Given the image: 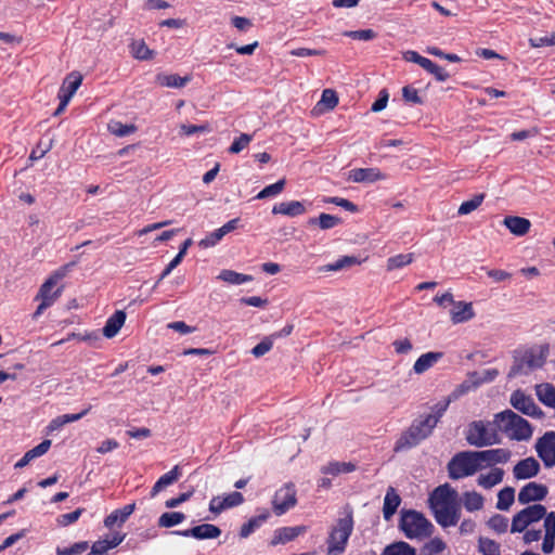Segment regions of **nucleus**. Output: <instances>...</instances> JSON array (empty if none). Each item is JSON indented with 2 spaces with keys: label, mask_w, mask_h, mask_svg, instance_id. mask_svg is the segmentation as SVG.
<instances>
[{
  "label": "nucleus",
  "mask_w": 555,
  "mask_h": 555,
  "mask_svg": "<svg viewBox=\"0 0 555 555\" xmlns=\"http://www.w3.org/2000/svg\"><path fill=\"white\" fill-rule=\"evenodd\" d=\"M353 530V518L350 512L346 517L339 518L332 528L327 538L328 555H340L345 552L349 537Z\"/></svg>",
  "instance_id": "obj_8"
},
{
  "label": "nucleus",
  "mask_w": 555,
  "mask_h": 555,
  "mask_svg": "<svg viewBox=\"0 0 555 555\" xmlns=\"http://www.w3.org/2000/svg\"><path fill=\"white\" fill-rule=\"evenodd\" d=\"M487 525L491 530L499 534L507 532L508 528L511 529L508 518L500 514L492 516L488 520Z\"/></svg>",
  "instance_id": "obj_44"
},
{
  "label": "nucleus",
  "mask_w": 555,
  "mask_h": 555,
  "mask_svg": "<svg viewBox=\"0 0 555 555\" xmlns=\"http://www.w3.org/2000/svg\"><path fill=\"white\" fill-rule=\"evenodd\" d=\"M548 349L546 346H537L525 350L521 354L515 357L513 366L508 376L516 377L527 375L530 372L540 369L546 360Z\"/></svg>",
  "instance_id": "obj_7"
},
{
  "label": "nucleus",
  "mask_w": 555,
  "mask_h": 555,
  "mask_svg": "<svg viewBox=\"0 0 555 555\" xmlns=\"http://www.w3.org/2000/svg\"><path fill=\"white\" fill-rule=\"evenodd\" d=\"M515 502V489L505 487L498 493V501L495 507L499 511H508Z\"/></svg>",
  "instance_id": "obj_39"
},
{
  "label": "nucleus",
  "mask_w": 555,
  "mask_h": 555,
  "mask_svg": "<svg viewBox=\"0 0 555 555\" xmlns=\"http://www.w3.org/2000/svg\"><path fill=\"white\" fill-rule=\"evenodd\" d=\"M413 261V254H399L392 257H389L387 260V270L392 271L396 269H400Z\"/></svg>",
  "instance_id": "obj_46"
},
{
  "label": "nucleus",
  "mask_w": 555,
  "mask_h": 555,
  "mask_svg": "<svg viewBox=\"0 0 555 555\" xmlns=\"http://www.w3.org/2000/svg\"><path fill=\"white\" fill-rule=\"evenodd\" d=\"M356 470V464L351 462H330L327 465L321 467V473L324 475H339L341 473H351Z\"/></svg>",
  "instance_id": "obj_37"
},
{
  "label": "nucleus",
  "mask_w": 555,
  "mask_h": 555,
  "mask_svg": "<svg viewBox=\"0 0 555 555\" xmlns=\"http://www.w3.org/2000/svg\"><path fill=\"white\" fill-rule=\"evenodd\" d=\"M485 194H475L472 198L463 202L459 209L457 215L459 216H467L478 209L480 205L483 203Z\"/></svg>",
  "instance_id": "obj_42"
},
{
  "label": "nucleus",
  "mask_w": 555,
  "mask_h": 555,
  "mask_svg": "<svg viewBox=\"0 0 555 555\" xmlns=\"http://www.w3.org/2000/svg\"><path fill=\"white\" fill-rule=\"evenodd\" d=\"M504 225L517 236L525 235L530 229V221L521 217H506L503 221Z\"/></svg>",
  "instance_id": "obj_32"
},
{
  "label": "nucleus",
  "mask_w": 555,
  "mask_h": 555,
  "mask_svg": "<svg viewBox=\"0 0 555 555\" xmlns=\"http://www.w3.org/2000/svg\"><path fill=\"white\" fill-rule=\"evenodd\" d=\"M512 533H522V542H541V552L550 555L555 551V512L542 504L526 505L511 521Z\"/></svg>",
  "instance_id": "obj_1"
},
{
  "label": "nucleus",
  "mask_w": 555,
  "mask_h": 555,
  "mask_svg": "<svg viewBox=\"0 0 555 555\" xmlns=\"http://www.w3.org/2000/svg\"><path fill=\"white\" fill-rule=\"evenodd\" d=\"M134 511L135 503L127 504L121 508L115 509L104 518V526L106 528H112L117 522L119 526H121L128 520V518Z\"/></svg>",
  "instance_id": "obj_21"
},
{
  "label": "nucleus",
  "mask_w": 555,
  "mask_h": 555,
  "mask_svg": "<svg viewBox=\"0 0 555 555\" xmlns=\"http://www.w3.org/2000/svg\"><path fill=\"white\" fill-rule=\"evenodd\" d=\"M270 517V513L268 509H263L261 514L251 517L247 522H245L238 532L241 539L248 538L253 532H255L258 528L264 524Z\"/></svg>",
  "instance_id": "obj_30"
},
{
  "label": "nucleus",
  "mask_w": 555,
  "mask_h": 555,
  "mask_svg": "<svg viewBox=\"0 0 555 555\" xmlns=\"http://www.w3.org/2000/svg\"><path fill=\"white\" fill-rule=\"evenodd\" d=\"M51 447V440L44 439L35 448L28 450L23 457L14 465L15 468H23L27 466L34 459L46 454Z\"/></svg>",
  "instance_id": "obj_28"
},
{
  "label": "nucleus",
  "mask_w": 555,
  "mask_h": 555,
  "mask_svg": "<svg viewBox=\"0 0 555 555\" xmlns=\"http://www.w3.org/2000/svg\"><path fill=\"white\" fill-rule=\"evenodd\" d=\"M399 528L408 539L429 538L434 532V525L415 509H402L400 513Z\"/></svg>",
  "instance_id": "obj_5"
},
{
  "label": "nucleus",
  "mask_w": 555,
  "mask_h": 555,
  "mask_svg": "<svg viewBox=\"0 0 555 555\" xmlns=\"http://www.w3.org/2000/svg\"><path fill=\"white\" fill-rule=\"evenodd\" d=\"M481 469L477 451H462L453 455V479L473 476Z\"/></svg>",
  "instance_id": "obj_9"
},
{
  "label": "nucleus",
  "mask_w": 555,
  "mask_h": 555,
  "mask_svg": "<svg viewBox=\"0 0 555 555\" xmlns=\"http://www.w3.org/2000/svg\"><path fill=\"white\" fill-rule=\"evenodd\" d=\"M253 140V134L242 133L238 138H235L229 147L230 154H238L242 152Z\"/></svg>",
  "instance_id": "obj_51"
},
{
  "label": "nucleus",
  "mask_w": 555,
  "mask_h": 555,
  "mask_svg": "<svg viewBox=\"0 0 555 555\" xmlns=\"http://www.w3.org/2000/svg\"><path fill=\"white\" fill-rule=\"evenodd\" d=\"M446 548V543L439 538H434L422 548L423 555H438Z\"/></svg>",
  "instance_id": "obj_49"
},
{
  "label": "nucleus",
  "mask_w": 555,
  "mask_h": 555,
  "mask_svg": "<svg viewBox=\"0 0 555 555\" xmlns=\"http://www.w3.org/2000/svg\"><path fill=\"white\" fill-rule=\"evenodd\" d=\"M175 534L196 540L217 539L221 534V529L212 524H202L190 529L173 531Z\"/></svg>",
  "instance_id": "obj_14"
},
{
  "label": "nucleus",
  "mask_w": 555,
  "mask_h": 555,
  "mask_svg": "<svg viewBox=\"0 0 555 555\" xmlns=\"http://www.w3.org/2000/svg\"><path fill=\"white\" fill-rule=\"evenodd\" d=\"M509 403L514 409L527 416L533 418H542L544 416V412L535 404L533 398L520 389L512 392Z\"/></svg>",
  "instance_id": "obj_10"
},
{
  "label": "nucleus",
  "mask_w": 555,
  "mask_h": 555,
  "mask_svg": "<svg viewBox=\"0 0 555 555\" xmlns=\"http://www.w3.org/2000/svg\"><path fill=\"white\" fill-rule=\"evenodd\" d=\"M383 178V173L377 168H357L349 172V179L357 183H372Z\"/></svg>",
  "instance_id": "obj_20"
},
{
  "label": "nucleus",
  "mask_w": 555,
  "mask_h": 555,
  "mask_svg": "<svg viewBox=\"0 0 555 555\" xmlns=\"http://www.w3.org/2000/svg\"><path fill=\"white\" fill-rule=\"evenodd\" d=\"M464 436L468 444L476 448L490 447L501 441L499 429L495 424V415L493 421H473L465 430Z\"/></svg>",
  "instance_id": "obj_4"
},
{
  "label": "nucleus",
  "mask_w": 555,
  "mask_h": 555,
  "mask_svg": "<svg viewBox=\"0 0 555 555\" xmlns=\"http://www.w3.org/2000/svg\"><path fill=\"white\" fill-rule=\"evenodd\" d=\"M66 274V267L59 269L49 279L40 286L37 298H47L55 301L60 296L62 288H57L53 294H51L52 288L57 284V282L63 279Z\"/></svg>",
  "instance_id": "obj_17"
},
{
  "label": "nucleus",
  "mask_w": 555,
  "mask_h": 555,
  "mask_svg": "<svg viewBox=\"0 0 555 555\" xmlns=\"http://www.w3.org/2000/svg\"><path fill=\"white\" fill-rule=\"evenodd\" d=\"M185 517L182 512H166L160 515L157 524L160 528H172L181 524Z\"/></svg>",
  "instance_id": "obj_41"
},
{
  "label": "nucleus",
  "mask_w": 555,
  "mask_h": 555,
  "mask_svg": "<svg viewBox=\"0 0 555 555\" xmlns=\"http://www.w3.org/2000/svg\"><path fill=\"white\" fill-rule=\"evenodd\" d=\"M401 503L400 495L396 492L393 487H389L387 489L386 495L384 498L383 505V516L385 520H390L392 516L396 514L399 505Z\"/></svg>",
  "instance_id": "obj_24"
},
{
  "label": "nucleus",
  "mask_w": 555,
  "mask_h": 555,
  "mask_svg": "<svg viewBox=\"0 0 555 555\" xmlns=\"http://www.w3.org/2000/svg\"><path fill=\"white\" fill-rule=\"evenodd\" d=\"M320 104L325 105L327 109H333L338 104V95L336 91L333 89H324Z\"/></svg>",
  "instance_id": "obj_57"
},
{
  "label": "nucleus",
  "mask_w": 555,
  "mask_h": 555,
  "mask_svg": "<svg viewBox=\"0 0 555 555\" xmlns=\"http://www.w3.org/2000/svg\"><path fill=\"white\" fill-rule=\"evenodd\" d=\"M223 236H224V234L222 233V231L219 228V229L215 230L214 232H211L210 234H208L205 238L201 240L198 245L202 248L214 247L223 238Z\"/></svg>",
  "instance_id": "obj_56"
},
{
  "label": "nucleus",
  "mask_w": 555,
  "mask_h": 555,
  "mask_svg": "<svg viewBox=\"0 0 555 555\" xmlns=\"http://www.w3.org/2000/svg\"><path fill=\"white\" fill-rule=\"evenodd\" d=\"M222 502L225 504L228 509L241 505L244 502V496L241 492L234 491L227 494L225 496H222Z\"/></svg>",
  "instance_id": "obj_61"
},
{
  "label": "nucleus",
  "mask_w": 555,
  "mask_h": 555,
  "mask_svg": "<svg viewBox=\"0 0 555 555\" xmlns=\"http://www.w3.org/2000/svg\"><path fill=\"white\" fill-rule=\"evenodd\" d=\"M305 212L306 208L299 201L282 202L275 204L272 208L273 215H285L288 217H297L304 215Z\"/></svg>",
  "instance_id": "obj_25"
},
{
  "label": "nucleus",
  "mask_w": 555,
  "mask_h": 555,
  "mask_svg": "<svg viewBox=\"0 0 555 555\" xmlns=\"http://www.w3.org/2000/svg\"><path fill=\"white\" fill-rule=\"evenodd\" d=\"M539 472V462L533 457H526L514 466L513 476L517 480H526L535 477Z\"/></svg>",
  "instance_id": "obj_16"
},
{
  "label": "nucleus",
  "mask_w": 555,
  "mask_h": 555,
  "mask_svg": "<svg viewBox=\"0 0 555 555\" xmlns=\"http://www.w3.org/2000/svg\"><path fill=\"white\" fill-rule=\"evenodd\" d=\"M475 314L472 302L453 300V324L468 322Z\"/></svg>",
  "instance_id": "obj_27"
},
{
  "label": "nucleus",
  "mask_w": 555,
  "mask_h": 555,
  "mask_svg": "<svg viewBox=\"0 0 555 555\" xmlns=\"http://www.w3.org/2000/svg\"><path fill=\"white\" fill-rule=\"evenodd\" d=\"M361 260L356 256H343L335 262L322 267L321 271H339L346 268H350L356 264H360Z\"/></svg>",
  "instance_id": "obj_40"
},
{
  "label": "nucleus",
  "mask_w": 555,
  "mask_h": 555,
  "mask_svg": "<svg viewBox=\"0 0 555 555\" xmlns=\"http://www.w3.org/2000/svg\"><path fill=\"white\" fill-rule=\"evenodd\" d=\"M130 47L131 55L140 61L152 60L155 55V51L151 50L144 40L132 41Z\"/></svg>",
  "instance_id": "obj_36"
},
{
  "label": "nucleus",
  "mask_w": 555,
  "mask_h": 555,
  "mask_svg": "<svg viewBox=\"0 0 555 555\" xmlns=\"http://www.w3.org/2000/svg\"><path fill=\"white\" fill-rule=\"evenodd\" d=\"M382 555H417L416 550L404 541H399L387 545Z\"/></svg>",
  "instance_id": "obj_38"
},
{
  "label": "nucleus",
  "mask_w": 555,
  "mask_h": 555,
  "mask_svg": "<svg viewBox=\"0 0 555 555\" xmlns=\"http://www.w3.org/2000/svg\"><path fill=\"white\" fill-rule=\"evenodd\" d=\"M495 424L499 434H504L515 441H527L532 437L533 429L529 422L512 410H505L495 414Z\"/></svg>",
  "instance_id": "obj_3"
},
{
  "label": "nucleus",
  "mask_w": 555,
  "mask_h": 555,
  "mask_svg": "<svg viewBox=\"0 0 555 555\" xmlns=\"http://www.w3.org/2000/svg\"><path fill=\"white\" fill-rule=\"evenodd\" d=\"M89 548V543L87 541H80L74 543L69 547H56V555H76L86 552Z\"/></svg>",
  "instance_id": "obj_50"
},
{
  "label": "nucleus",
  "mask_w": 555,
  "mask_h": 555,
  "mask_svg": "<svg viewBox=\"0 0 555 555\" xmlns=\"http://www.w3.org/2000/svg\"><path fill=\"white\" fill-rule=\"evenodd\" d=\"M180 476H181V468L179 465H176V466H173V468L171 470H169L168 473L160 476L158 478V480L165 487H168V486L172 485L173 482H176Z\"/></svg>",
  "instance_id": "obj_60"
},
{
  "label": "nucleus",
  "mask_w": 555,
  "mask_h": 555,
  "mask_svg": "<svg viewBox=\"0 0 555 555\" xmlns=\"http://www.w3.org/2000/svg\"><path fill=\"white\" fill-rule=\"evenodd\" d=\"M210 131V127L208 124H205V125H182L181 126V132L186 135V137H190V135H193L195 133H205V132H209Z\"/></svg>",
  "instance_id": "obj_63"
},
{
  "label": "nucleus",
  "mask_w": 555,
  "mask_h": 555,
  "mask_svg": "<svg viewBox=\"0 0 555 555\" xmlns=\"http://www.w3.org/2000/svg\"><path fill=\"white\" fill-rule=\"evenodd\" d=\"M194 491H195L194 488L191 487V489L189 491L180 493L178 496L171 498V499L167 500L165 502V506L167 508H176V507H178L182 503L189 501L192 498V495L194 494Z\"/></svg>",
  "instance_id": "obj_58"
},
{
  "label": "nucleus",
  "mask_w": 555,
  "mask_h": 555,
  "mask_svg": "<svg viewBox=\"0 0 555 555\" xmlns=\"http://www.w3.org/2000/svg\"><path fill=\"white\" fill-rule=\"evenodd\" d=\"M191 80H192V77L190 75L181 77L178 74L158 73L155 76V82L160 87H167V88H182L186 83H189Z\"/></svg>",
  "instance_id": "obj_23"
},
{
  "label": "nucleus",
  "mask_w": 555,
  "mask_h": 555,
  "mask_svg": "<svg viewBox=\"0 0 555 555\" xmlns=\"http://www.w3.org/2000/svg\"><path fill=\"white\" fill-rule=\"evenodd\" d=\"M293 330V324H286L281 331L274 332L263 337L262 340L251 349V354L255 356L256 358L264 356L272 349L275 339L289 336Z\"/></svg>",
  "instance_id": "obj_15"
},
{
  "label": "nucleus",
  "mask_w": 555,
  "mask_h": 555,
  "mask_svg": "<svg viewBox=\"0 0 555 555\" xmlns=\"http://www.w3.org/2000/svg\"><path fill=\"white\" fill-rule=\"evenodd\" d=\"M343 35L345 37L362 41H370L377 37V33L371 28L359 30H346L343 33Z\"/></svg>",
  "instance_id": "obj_48"
},
{
  "label": "nucleus",
  "mask_w": 555,
  "mask_h": 555,
  "mask_svg": "<svg viewBox=\"0 0 555 555\" xmlns=\"http://www.w3.org/2000/svg\"><path fill=\"white\" fill-rule=\"evenodd\" d=\"M108 128L113 134L119 138L129 135L130 133H133L137 130V127L134 125H126L119 121L109 125Z\"/></svg>",
  "instance_id": "obj_53"
},
{
  "label": "nucleus",
  "mask_w": 555,
  "mask_h": 555,
  "mask_svg": "<svg viewBox=\"0 0 555 555\" xmlns=\"http://www.w3.org/2000/svg\"><path fill=\"white\" fill-rule=\"evenodd\" d=\"M324 202L325 203H330V204H334L336 206H339L350 212H358L359 211V207L353 204L352 202H350L349 199L347 198H343V197H338V196H333V197H325L324 198Z\"/></svg>",
  "instance_id": "obj_54"
},
{
  "label": "nucleus",
  "mask_w": 555,
  "mask_h": 555,
  "mask_svg": "<svg viewBox=\"0 0 555 555\" xmlns=\"http://www.w3.org/2000/svg\"><path fill=\"white\" fill-rule=\"evenodd\" d=\"M81 82L82 76L78 72H73L68 74L64 79L61 90L62 92L70 93L74 95L80 87Z\"/></svg>",
  "instance_id": "obj_43"
},
{
  "label": "nucleus",
  "mask_w": 555,
  "mask_h": 555,
  "mask_svg": "<svg viewBox=\"0 0 555 555\" xmlns=\"http://www.w3.org/2000/svg\"><path fill=\"white\" fill-rule=\"evenodd\" d=\"M297 503L295 485L289 482L280 488L272 500L275 515L281 516L294 507Z\"/></svg>",
  "instance_id": "obj_11"
},
{
  "label": "nucleus",
  "mask_w": 555,
  "mask_h": 555,
  "mask_svg": "<svg viewBox=\"0 0 555 555\" xmlns=\"http://www.w3.org/2000/svg\"><path fill=\"white\" fill-rule=\"evenodd\" d=\"M483 502V496L476 491H467L461 498V503L468 512L481 509Z\"/></svg>",
  "instance_id": "obj_35"
},
{
  "label": "nucleus",
  "mask_w": 555,
  "mask_h": 555,
  "mask_svg": "<svg viewBox=\"0 0 555 555\" xmlns=\"http://www.w3.org/2000/svg\"><path fill=\"white\" fill-rule=\"evenodd\" d=\"M478 547L482 555H501L500 544L491 539L480 538Z\"/></svg>",
  "instance_id": "obj_47"
},
{
  "label": "nucleus",
  "mask_w": 555,
  "mask_h": 555,
  "mask_svg": "<svg viewBox=\"0 0 555 555\" xmlns=\"http://www.w3.org/2000/svg\"><path fill=\"white\" fill-rule=\"evenodd\" d=\"M341 222V218L334 215L322 212L319 217L310 218L308 220V225H319V228L322 230H330L340 224Z\"/></svg>",
  "instance_id": "obj_33"
},
{
  "label": "nucleus",
  "mask_w": 555,
  "mask_h": 555,
  "mask_svg": "<svg viewBox=\"0 0 555 555\" xmlns=\"http://www.w3.org/2000/svg\"><path fill=\"white\" fill-rule=\"evenodd\" d=\"M450 403H451V395L447 396L442 401L436 403L433 408V412L427 414L425 417H434L435 426H436L439 418L447 411Z\"/></svg>",
  "instance_id": "obj_52"
},
{
  "label": "nucleus",
  "mask_w": 555,
  "mask_h": 555,
  "mask_svg": "<svg viewBox=\"0 0 555 555\" xmlns=\"http://www.w3.org/2000/svg\"><path fill=\"white\" fill-rule=\"evenodd\" d=\"M126 321V312L122 310L115 311L106 321L102 332L106 338H113L118 334Z\"/></svg>",
  "instance_id": "obj_22"
},
{
  "label": "nucleus",
  "mask_w": 555,
  "mask_h": 555,
  "mask_svg": "<svg viewBox=\"0 0 555 555\" xmlns=\"http://www.w3.org/2000/svg\"><path fill=\"white\" fill-rule=\"evenodd\" d=\"M402 96H403L405 102H411V103H414V104H422L423 103V100L418 95L417 90L415 88L411 87V86L403 87V89H402Z\"/></svg>",
  "instance_id": "obj_64"
},
{
  "label": "nucleus",
  "mask_w": 555,
  "mask_h": 555,
  "mask_svg": "<svg viewBox=\"0 0 555 555\" xmlns=\"http://www.w3.org/2000/svg\"><path fill=\"white\" fill-rule=\"evenodd\" d=\"M535 396L545 406L555 409V386L551 383H541L534 386Z\"/></svg>",
  "instance_id": "obj_29"
},
{
  "label": "nucleus",
  "mask_w": 555,
  "mask_h": 555,
  "mask_svg": "<svg viewBox=\"0 0 555 555\" xmlns=\"http://www.w3.org/2000/svg\"><path fill=\"white\" fill-rule=\"evenodd\" d=\"M529 43L532 48L555 46L554 31L550 35H545V36H541V37H532L529 39Z\"/></svg>",
  "instance_id": "obj_59"
},
{
  "label": "nucleus",
  "mask_w": 555,
  "mask_h": 555,
  "mask_svg": "<svg viewBox=\"0 0 555 555\" xmlns=\"http://www.w3.org/2000/svg\"><path fill=\"white\" fill-rule=\"evenodd\" d=\"M429 508L436 521L442 527L451 526V485L438 486L428 498Z\"/></svg>",
  "instance_id": "obj_6"
},
{
  "label": "nucleus",
  "mask_w": 555,
  "mask_h": 555,
  "mask_svg": "<svg viewBox=\"0 0 555 555\" xmlns=\"http://www.w3.org/2000/svg\"><path fill=\"white\" fill-rule=\"evenodd\" d=\"M435 428L434 417L420 416L415 418L396 440L393 446L395 453L409 451L417 447L423 440L428 438Z\"/></svg>",
  "instance_id": "obj_2"
},
{
  "label": "nucleus",
  "mask_w": 555,
  "mask_h": 555,
  "mask_svg": "<svg viewBox=\"0 0 555 555\" xmlns=\"http://www.w3.org/2000/svg\"><path fill=\"white\" fill-rule=\"evenodd\" d=\"M535 451L546 467H553L555 465V431H547L538 439Z\"/></svg>",
  "instance_id": "obj_13"
},
{
  "label": "nucleus",
  "mask_w": 555,
  "mask_h": 555,
  "mask_svg": "<svg viewBox=\"0 0 555 555\" xmlns=\"http://www.w3.org/2000/svg\"><path fill=\"white\" fill-rule=\"evenodd\" d=\"M389 93L387 89H382L378 93L377 99L374 101V103L371 106V111L374 113H378L383 111L388 103Z\"/></svg>",
  "instance_id": "obj_62"
},
{
  "label": "nucleus",
  "mask_w": 555,
  "mask_h": 555,
  "mask_svg": "<svg viewBox=\"0 0 555 555\" xmlns=\"http://www.w3.org/2000/svg\"><path fill=\"white\" fill-rule=\"evenodd\" d=\"M217 279L232 285H240L243 283L251 282L254 280V278L249 274L238 273L230 269L221 270Z\"/></svg>",
  "instance_id": "obj_34"
},
{
  "label": "nucleus",
  "mask_w": 555,
  "mask_h": 555,
  "mask_svg": "<svg viewBox=\"0 0 555 555\" xmlns=\"http://www.w3.org/2000/svg\"><path fill=\"white\" fill-rule=\"evenodd\" d=\"M285 184H286V180L281 179L273 184L267 185L256 195V198L263 199V198L275 196L284 190Z\"/></svg>",
  "instance_id": "obj_45"
},
{
  "label": "nucleus",
  "mask_w": 555,
  "mask_h": 555,
  "mask_svg": "<svg viewBox=\"0 0 555 555\" xmlns=\"http://www.w3.org/2000/svg\"><path fill=\"white\" fill-rule=\"evenodd\" d=\"M307 531L306 526H295V527H282L275 530L270 544L275 546L278 544H285L295 540L300 534Z\"/></svg>",
  "instance_id": "obj_19"
},
{
  "label": "nucleus",
  "mask_w": 555,
  "mask_h": 555,
  "mask_svg": "<svg viewBox=\"0 0 555 555\" xmlns=\"http://www.w3.org/2000/svg\"><path fill=\"white\" fill-rule=\"evenodd\" d=\"M443 357L442 352L429 351L422 354L414 363L413 371L416 374H423L429 370L435 363H437Z\"/></svg>",
  "instance_id": "obj_31"
},
{
  "label": "nucleus",
  "mask_w": 555,
  "mask_h": 555,
  "mask_svg": "<svg viewBox=\"0 0 555 555\" xmlns=\"http://www.w3.org/2000/svg\"><path fill=\"white\" fill-rule=\"evenodd\" d=\"M504 478V470L500 467H493L486 474H480L477 478V485L482 489H492L500 485Z\"/></svg>",
  "instance_id": "obj_26"
},
{
  "label": "nucleus",
  "mask_w": 555,
  "mask_h": 555,
  "mask_svg": "<svg viewBox=\"0 0 555 555\" xmlns=\"http://www.w3.org/2000/svg\"><path fill=\"white\" fill-rule=\"evenodd\" d=\"M548 494V488L540 482L530 481L522 486L517 494L520 505L541 504Z\"/></svg>",
  "instance_id": "obj_12"
},
{
  "label": "nucleus",
  "mask_w": 555,
  "mask_h": 555,
  "mask_svg": "<svg viewBox=\"0 0 555 555\" xmlns=\"http://www.w3.org/2000/svg\"><path fill=\"white\" fill-rule=\"evenodd\" d=\"M481 467L506 463L511 457V452L506 449H490L477 451Z\"/></svg>",
  "instance_id": "obj_18"
},
{
  "label": "nucleus",
  "mask_w": 555,
  "mask_h": 555,
  "mask_svg": "<svg viewBox=\"0 0 555 555\" xmlns=\"http://www.w3.org/2000/svg\"><path fill=\"white\" fill-rule=\"evenodd\" d=\"M83 512H85V508L79 507L70 513L60 515L57 517L56 521L62 527L69 526V525L74 524L75 521H77Z\"/></svg>",
  "instance_id": "obj_55"
}]
</instances>
